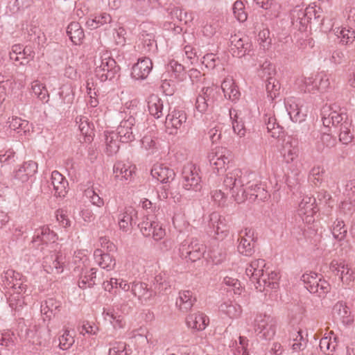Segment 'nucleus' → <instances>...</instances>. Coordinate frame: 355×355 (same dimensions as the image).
I'll list each match as a JSON object with an SVG mask.
<instances>
[{
  "mask_svg": "<svg viewBox=\"0 0 355 355\" xmlns=\"http://www.w3.org/2000/svg\"><path fill=\"white\" fill-rule=\"evenodd\" d=\"M244 177L239 168H235L228 172L224 178V186L229 191L232 197L237 203H241L248 200L250 202L256 200L263 201L268 198V192L261 184L246 183L243 188Z\"/></svg>",
  "mask_w": 355,
  "mask_h": 355,
  "instance_id": "f257e3e1",
  "label": "nucleus"
},
{
  "mask_svg": "<svg viewBox=\"0 0 355 355\" xmlns=\"http://www.w3.org/2000/svg\"><path fill=\"white\" fill-rule=\"evenodd\" d=\"M246 275L254 284L255 288L260 292L276 291L279 288L280 275L277 272L268 271V268H258Z\"/></svg>",
  "mask_w": 355,
  "mask_h": 355,
  "instance_id": "f03ea898",
  "label": "nucleus"
},
{
  "mask_svg": "<svg viewBox=\"0 0 355 355\" xmlns=\"http://www.w3.org/2000/svg\"><path fill=\"white\" fill-rule=\"evenodd\" d=\"M332 125L339 131V140L343 144H348L353 139L351 132L352 119L346 112L337 113L334 112L330 114Z\"/></svg>",
  "mask_w": 355,
  "mask_h": 355,
  "instance_id": "7ed1b4c3",
  "label": "nucleus"
},
{
  "mask_svg": "<svg viewBox=\"0 0 355 355\" xmlns=\"http://www.w3.org/2000/svg\"><path fill=\"white\" fill-rule=\"evenodd\" d=\"M277 321L270 315L259 314L254 320V330L257 335L262 339L270 340L276 333Z\"/></svg>",
  "mask_w": 355,
  "mask_h": 355,
  "instance_id": "20e7f679",
  "label": "nucleus"
},
{
  "mask_svg": "<svg viewBox=\"0 0 355 355\" xmlns=\"http://www.w3.org/2000/svg\"><path fill=\"white\" fill-rule=\"evenodd\" d=\"M101 63L96 68L95 72L101 81L112 80L119 76L120 67L116 61L106 52L101 57Z\"/></svg>",
  "mask_w": 355,
  "mask_h": 355,
  "instance_id": "39448f33",
  "label": "nucleus"
},
{
  "mask_svg": "<svg viewBox=\"0 0 355 355\" xmlns=\"http://www.w3.org/2000/svg\"><path fill=\"white\" fill-rule=\"evenodd\" d=\"M275 74V66L268 62H265L261 66L259 71V76L262 78H266V89L268 93V96L273 100L279 95V90L280 89V83L273 76Z\"/></svg>",
  "mask_w": 355,
  "mask_h": 355,
  "instance_id": "423d86ee",
  "label": "nucleus"
},
{
  "mask_svg": "<svg viewBox=\"0 0 355 355\" xmlns=\"http://www.w3.org/2000/svg\"><path fill=\"white\" fill-rule=\"evenodd\" d=\"M179 251L182 258L195 262L203 257L206 252V247L198 239H193L190 241L182 242Z\"/></svg>",
  "mask_w": 355,
  "mask_h": 355,
  "instance_id": "0eeeda50",
  "label": "nucleus"
},
{
  "mask_svg": "<svg viewBox=\"0 0 355 355\" xmlns=\"http://www.w3.org/2000/svg\"><path fill=\"white\" fill-rule=\"evenodd\" d=\"M155 219L154 215L146 216L137 226L144 236H152L155 241H159L164 236L165 230Z\"/></svg>",
  "mask_w": 355,
  "mask_h": 355,
  "instance_id": "6e6552de",
  "label": "nucleus"
},
{
  "mask_svg": "<svg viewBox=\"0 0 355 355\" xmlns=\"http://www.w3.org/2000/svg\"><path fill=\"white\" fill-rule=\"evenodd\" d=\"M182 187L188 191H200L202 189L201 177L198 168L192 164L185 165L182 169Z\"/></svg>",
  "mask_w": 355,
  "mask_h": 355,
  "instance_id": "1a4fd4ad",
  "label": "nucleus"
},
{
  "mask_svg": "<svg viewBox=\"0 0 355 355\" xmlns=\"http://www.w3.org/2000/svg\"><path fill=\"white\" fill-rule=\"evenodd\" d=\"M55 234L48 227L43 226L36 230L31 243L33 248L42 245L41 251H44L45 248H48V250L51 252L55 246Z\"/></svg>",
  "mask_w": 355,
  "mask_h": 355,
  "instance_id": "9d476101",
  "label": "nucleus"
},
{
  "mask_svg": "<svg viewBox=\"0 0 355 355\" xmlns=\"http://www.w3.org/2000/svg\"><path fill=\"white\" fill-rule=\"evenodd\" d=\"M2 281L6 288L10 291H21L26 293L28 286L25 284L26 279L21 273L13 270H8L2 275Z\"/></svg>",
  "mask_w": 355,
  "mask_h": 355,
  "instance_id": "9b49d317",
  "label": "nucleus"
},
{
  "mask_svg": "<svg viewBox=\"0 0 355 355\" xmlns=\"http://www.w3.org/2000/svg\"><path fill=\"white\" fill-rule=\"evenodd\" d=\"M230 43V51L234 57L242 58L252 49V44L248 37H240L234 35L231 36Z\"/></svg>",
  "mask_w": 355,
  "mask_h": 355,
  "instance_id": "f8f14e48",
  "label": "nucleus"
},
{
  "mask_svg": "<svg viewBox=\"0 0 355 355\" xmlns=\"http://www.w3.org/2000/svg\"><path fill=\"white\" fill-rule=\"evenodd\" d=\"M208 159L213 169L219 173L230 162V153L225 148L217 147L209 153Z\"/></svg>",
  "mask_w": 355,
  "mask_h": 355,
  "instance_id": "ddd939ff",
  "label": "nucleus"
},
{
  "mask_svg": "<svg viewBox=\"0 0 355 355\" xmlns=\"http://www.w3.org/2000/svg\"><path fill=\"white\" fill-rule=\"evenodd\" d=\"M209 225L214 230L217 239L223 240L229 233L227 220L218 212L210 214Z\"/></svg>",
  "mask_w": 355,
  "mask_h": 355,
  "instance_id": "4468645a",
  "label": "nucleus"
},
{
  "mask_svg": "<svg viewBox=\"0 0 355 355\" xmlns=\"http://www.w3.org/2000/svg\"><path fill=\"white\" fill-rule=\"evenodd\" d=\"M65 257L62 254L54 252L44 257L42 266L48 273L60 274L63 272Z\"/></svg>",
  "mask_w": 355,
  "mask_h": 355,
  "instance_id": "2eb2a0df",
  "label": "nucleus"
},
{
  "mask_svg": "<svg viewBox=\"0 0 355 355\" xmlns=\"http://www.w3.org/2000/svg\"><path fill=\"white\" fill-rule=\"evenodd\" d=\"M299 152V141L297 139L291 137L284 139L282 155L284 160L287 164L294 162L298 157Z\"/></svg>",
  "mask_w": 355,
  "mask_h": 355,
  "instance_id": "dca6fc26",
  "label": "nucleus"
},
{
  "mask_svg": "<svg viewBox=\"0 0 355 355\" xmlns=\"http://www.w3.org/2000/svg\"><path fill=\"white\" fill-rule=\"evenodd\" d=\"M139 41L142 44L143 51L146 53L154 51L157 49V42L155 40L154 28L148 25H141Z\"/></svg>",
  "mask_w": 355,
  "mask_h": 355,
  "instance_id": "f3484780",
  "label": "nucleus"
},
{
  "mask_svg": "<svg viewBox=\"0 0 355 355\" xmlns=\"http://www.w3.org/2000/svg\"><path fill=\"white\" fill-rule=\"evenodd\" d=\"M153 69V62L149 58H139L132 69L131 76L136 80L146 78Z\"/></svg>",
  "mask_w": 355,
  "mask_h": 355,
  "instance_id": "a211bd4d",
  "label": "nucleus"
},
{
  "mask_svg": "<svg viewBox=\"0 0 355 355\" xmlns=\"http://www.w3.org/2000/svg\"><path fill=\"white\" fill-rule=\"evenodd\" d=\"M150 173L153 178L166 184L173 180L175 176L173 169L164 164L159 163L153 165Z\"/></svg>",
  "mask_w": 355,
  "mask_h": 355,
  "instance_id": "6ab92c4d",
  "label": "nucleus"
},
{
  "mask_svg": "<svg viewBox=\"0 0 355 355\" xmlns=\"http://www.w3.org/2000/svg\"><path fill=\"white\" fill-rule=\"evenodd\" d=\"M187 119V114L184 111L177 110L175 109L171 110L169 109L165 120L166 127L167 128L171 127L178 130L186 123Z\"/></svg>",
  "mask_w": 355,
  "mask_h": 355,
  "instance_id": "aec40b11",
  "label": "nucleus"
},
{
  "mask_svg": "<svg viewBox=\"0 0 355 355\" xmlns=\"http://www.w3.org/2000/svg\"><path fill=\"white\" fill-rule=\"evenodd\" d=\"M96 263L107 271L112 270L116 266L114 257L108 252H104L101 249H96L94 252Z\"/></svg>",
  "mask_w": 355,
  "mask_h": 355,
  "instance_id": "412c9836",
  "label": "nucleus"
},
{
  "mask_svg": "<svg viewBox=\"0 0 355 355\" xmlns=\"http://www.w3.org/2000/svg\"><path fill=\"white\" fill-rule=\"evenodd\" d=\"M137 211L132 207H126L124 211L119 216V225L121 230L126 232L130 226L136 225Z\"/></svg>",
  "mask_w": 355,
  "mask_h": 355,
  "instance_id": "4be33fe9",
  "label": "nucleus"
},
{
  "mask_svg": "<svg viewBox=\"0 0 355 355\" xmlns=\"http://www.w3.org/2000/svg\"><path fill=\"white\" fill-rule=\"evenodd\" d=\"M51 184L53 186L55 196L64 197L68 191V182L66 178L58 171L51 173Z\"/></svg>",
  "mask_w": 355,
  "mask_h": 355,
  "instance_id": "5701e85b",
  "label": "nucleus"
},
{
  "mask_svg": "<svg viewBox=\"0 0 355 355\" xmlns=\"http://www.w3.org/2000/svg\"><path fill=\"white\" fill-rule=\"evenodd\" d=\"M37 164L34 161H28L23 163L22 165L15 171V178L21 182H26L30 177H32L37 171Z\"/></svg>",
  "mask_w": 355,
  "mask_h": 355,
  "instance_id": "b1692460",
  "label": "nucleus"
},
{
  "mask_svg": "<svg viewBox=\"0 0 355 355\" xmlns=\"http://www.w3.org/2000/svg\"><path fill=\"white\" fill-rule=\"evenodd\" d=\"M209 318L203 313L190 314L187 317V324L189 327L198 331L204 330L209 324Z\"/></svg>",
  "mask_w": 355,
  "mask_h": 355,
  "instance_id": "393cba45",
  "label": "nucleus"
},
{
  "mask_svg": "<svg viewBox=\"0 0 355 355\" xmlns=\"http://www.w3.org/2000/svg\"><path fill=\"white\" fill-rule=\"evenodd\" d=\"M196 301V298L191 291H183L179 293L175 304L181 311L187 313L191 310Z\"/></svg>",
  "mask_w": 355,
  "mask_h": 355,
  "instance_id": "a878e982",
  "label": "nucleus"
},
{
  "mask_svg": "<svg viewBox=\"0 0 355 355\" xmlns=\"http://www.w3.org/2000/svg\"><path fill=\"white\" fill-rule=\"evenodd\" d=\"M132 294L139 300H150L156 295V291L148 288V285L144 282H132L131 286Z\"/></svg>",
  "mask_w": 355,
  "mask_h": 355,
  "instance_id": "bb28decb",
  "label": "nucleus"
},
{
  "mask_svg": "<svg viewBox=\"0 0 355 355\" xmlns=\"http://www.w3.org/2000/svg\"><path fill=\"white\" fill-rule=\"evenodd\" d=\"M333 315L336 319L340 320L345 324L348 325L353 322L349 308L343 302H338L334 306Z\"/></svg>",
  "mask_w": 355,
  "mask_h": 355,
  "instance_id": "cd10ccee",
  "label": "nucleus"
},
{
  "mask_svg": "<svg viewBox=\"0 0 355 355\" xmlns=\"http://www.w3.org/2000/svg\"><path fill=\"white\" fill-rule=\"evenodd\" d=\"M263 121L266 125L268 132L273 138L279 139L282 137L283 127H282L277 122L274 115L271 114H266L263 117Z\"/></svg>",
  "mask_w": 355,
  "mask_h": 355,
  "instance_id": "c85d7f7f",
  "label": "nucleus"
},
{
  "mask_svg": "<svg viewBox=\"0 0 355 355\" xmlns=\"http://www.w3.org/2000/svg\"><path fill=\"white\" fill-rule=\"evenodd\" d=\"M229 112L232 119L234 132L240 137H244L246 129L245 128L243 118L241 116V112L234 109H230Z\"/></svg>",
  "mask_w": 355,
  "mask_h": 355,
  "instance_id": "c756f323",
  "label": "nucleus"
},
{
  "mask_svg": "<svg viewBox=\"0 0 355 355\" xmlns=\"http://www.w3.org/2000/svg\"><path fill=\"white\" fill-rule=\"evenodd\" d=\"M67 34L75 45H80L85 37L83 29L77 21H72L68 25Z\"/></svg>",
  "mask_w": 355,
  "mask_h": 355,
  "instance_id": "7c9ffc66",
  "label": "nucleus"
},
{
  "mask_svg": "<svg viewBox=\"0 0 355 355\" xmlns=\"http://www.w3.org/2000/svg\"><path fill=\"white\" fill-rule=\"evenodd\" d=\"M148 108L150 114L155 119H159L164 115V102L155 94H152L148 99Z\"/></svg>",
  "mask_w": 355,
  "mask_h": 355,
  "instance_id": "2f4dec72",
  "label": "nucleus"
},
{
  "mask_svg": "<svg viewBox=\"0 0 355 355\" xmlns=\"http://www.w3.org/2000/svg\"><path fill=\"white\" fill-rule=\"evenodd\" d=\"M10 295L8 298V302L10 307L15 312H19L25 304V297L23 292L21 291H8Z\"/></svg>",
  "mask_w": 355,
  "mask_h": 355,
  "instance_id": "473e14b6",
  "label": "nucleus"
},
{
  "mask_svg": "<svg viewBox=\"0 0 355 355\" xmlns=\"http://www.w3.org/2000/svg\"><path fill=\"white\" fill-rule=\"evenodd\" d=\"M113 172L115 179L128 180L131 178L133 169L131 168L130 166H126L122 162H117L114 165Z\"/></svg>",
  "mask_w": 355,
  "mask_h": 355,
  "instance_id": "72a5a7b5",
  "label": "nucleus"
},
{
  "mask_svg": "<svg viewBox=\"0 0 355 355\" xmlns=\"http://www.w3.org/2000/svg\"><path fill=\"white\" fill-rule=\"evenodd\" d=\"M290 340L293 341L291 344L292 349L295 352L303 351L307 345L308 340L302 335V331L299 329L290 334Z\"/></svg>",
  "mask_w": 355,
  "mask_h": 355,
  "instance_id": "f704fd0d",
  "label": "nucleus"
},
{
  "mask_svg": "<svg viewBox=\"0 0 355 355\" xmlns=\"http://www.w3.org/2000/svg\"><path fill=\"white\" fill-rule=\"evenodd\" d=\"M219 309L221 312L227 315L230 318L239 317L242 312L241 306L232 301L223 302L220 305Z\"/></svg>",
  "mask_w": 355,
  "mask_h": 355,
  "instance_id": "c9c22d12",
  "label": "nucleus"
},
{
  "mask_svg": "<svg viewBox=\"0 0 355 355\" xmlns=\"http://www.w3.org/2000/svg\"><path fill=\"white\" fill-rule=\"evenodd\" d=\"M322 275L311 272L309 273H304L301 280L304 282L306 288L311 293H315L318 288H315L318 282H320V279Z\"/></svg>",
  "mask_w": 355,
  "mask_h": 355,
  "instance_id": "e433bc0d",
  "label": "nucleus"
},
{
  "mask_svg": "<svg viewBox=\"0 0 355 355\" xmlns=\"http://www.w3.org/2000/svg\"><path fill=\"white\" fill-rule=\"evenodd\" d=\"M9 128L16 131L18 134H26L30 131V125L28 121L22 120L19 117H12L8 121Z\"/></svg>",
  "mask_w": 355,
  "mask_h": 355,
  "instance_id": "4c0bfd02",
  "label": "nucleus"
},
{
  "mask_svg": "<svg viewBox=\"0 0 355 355\" xmlns=\"http://www.w3.org/2000/svg\"><path fill=\"white\" fill-rule=\"evenodd\" d=\"M331 230L334 237L338 241H342L346 237L347 229L343 220L337 218L334 222Z\"/></svg>",
  "mask_w": 355,
  "mask_h": 355,
  "instance_id": "58836bf2",
  "label": "nucleus"
},
{
  "mask_svg": "<svg viewBox=\"0 0 355 355\" xmlns=\"http://www.w3.org/2000/svg\"><path fill=\"white\" fill-rule=\"evenodd\" d=\"M96 275V269L91 268L89 272H85L84 275H82L78 281V286L84 289L87 286L92 287L95 284V279Z\"/></svg>",
  "mask_w": 355,
  "mask_h": 355,
  "instance_id": "ea45409f",
  "label": "nucleus"
},
{
  "mask_svg": "<svg viewBox=\"0 0 355 355\" xmlns=\"http://www.w3.org/2000/svg\"><path fill=\"white\" fill-rule=\"evenodd\" d=\"M135 131L130 128H125L121 125H119L117 128L116 137L119 139V141L122 143H129L135 140Z\"/></svg>",
  "mask_w": 355,
  "mask_h": 355,
  "instance_id": "a19ab883",
  "label": "nucleus"
},
{
  "mask_svg": "<svg viewBox=\"0 0 355 355\" xmlns=\"http://www.w3.org/2000/svg\"><path fill=\"white\" fill-rule=\"evenodd\" d=\"M325 171L323 167L317 166L311 168L309 172V179L315 186H319L323 181V175Z\"/></svg>",
  "mask_w": 355,
  "mask_h": 355,
  "instance_id": "79ce46f5",
  "label": "nucleus"
},
{
  "mask_svg": "<svg viewBox=\"0 0 355 355\" xmlns=\"http://www.w3.org/2000/svg\"><path fill=\"white\" fill-rule=\"evenodd\" d=\"M116 136V135L113 132L106 135V153L108 155L116 154L119 149L118 141L114 139Z\"/></svg>",
  "mask_w": 355,
  "mask_h": 355,
  "instance_id": "37998d69",
  "label": "nucleus"
},
{
  "mask_svg": "<svg viewBox=\"0 0 355 355\" xmlns=\"http://www.w3.org/2000/svg\"><path fill=\"white\" fill-rule=\"evenodd\" d=\"M111 21V16L107 13L102 12L100 15H96L94 19L88 20L87 24L93 28H96L99 26L110 23Z\"/></svg>",
  "mask_w": 355,
  "mask_h": 355,
  "instance_id": "c03bdc74",
  "label": "nucleus"
},
{
  "mask_svg": "<svg viewBox=\"0 0 355 355\" xmlns=\"http://www.w3.org/2000/svg\"><path fill=\"white\" fill-rule=\"evenodd\" d=\"M254 243L255 241L241 238L238 251L245 256H251L254 252Z\"/></svg>",
  "mask_w": 355,
  "mask_h": 355,
  "instance_id": "a18cd8bd",
  "label": "nucleus"
},
{
  "mask_svg": "<svg viewBox=\"0 0 355 355\" xmlns=\"http://www.w3.org/2000/svg\"><path fill=\"white\" fill-rule=\"evenodd\" d=\"M209 257L214 264H220L225 261L226 258L225 250L219 247L214 248L210 251Z\"/></svg>",
  "mask_w": 355,
  "mask_h": 355,
  "instance_id": "49530a36",
  "label": "nucleus"
},
{
  "mask_svg": "<svg viewBox=\"0 0 355 355\" xmlns=\"http://www.w3.org/2000/svg\"><path fill=\"white\" fill-rule=\"evenodd\" d=\"M17 340L15 334L11 331H6L0 334V345L7 347H12Z\"/></svg>",
  "mask_w": 355,
  "mask_h": 355,
  "instance_id": "de8ad7c7",
  "label": "nucleus"
},
{
  "mask_svg": "<svg viewBox=\"0 0 355 355\" xmlns=\"http://www.w3.org/2000/svg\"><path fill=\"white\" fill-rule=\"evenodd\" d=\"M329 61L334 65L346 64L348 62V57L340 49L334 50L329 58Z\"/></svg>",
  "mask_w": 355,
  "mask_h": 355,
  "instance_id": "09e8293b",
  "label": "nucleus"
},
{
  "mask_svg": "<svg viewBox=\"0 0 355 355\" xmlns=\"http://www.w3.org/2000/svg\"><path fill=\"white\" fill-rule=\"evenodd\" d=\"M340 280L343 284L349 285L355 279L354 270L349 267L347 264L345 267H342Z\"/></svg>",
  "mask_w": 355,
  "mask_h": 355,
  "instance_id": "8fccbe9b",
  "label": "nucleus"
},
{
  "mask_svg": "<svg viewBox=\"0 0 355 355\" xmlns=\"http://www.w3.org/2000/svg\"><path fill=\"white\" fill-rule=\"evenodd\" d=\"M233 12L235 17L241 22L247 19V14L245 12V6L241 1H236L233 6Z\"/></svg>",
  "mask_w": 355,
  "mask_h": 355,
  "instance_id": "3c124183",
  "label": "nucleus"
},
{
  "mask_svg": "<svg viewBox=\"0 0 355 355\" xmlns=\"http://www.w3.org/2000/svg\"><path fill=\"white\" fill-rule=\"evenodd\" d=\"M339 34L340 42L345 45L352 43L355 39V31L352 28H343Z\"/></svg>",
  "mask_w": 355,
  "mask_h": 355,
  "instance_id": "603ef678",
  "label": "nucleus"
},
{
  "mask_svg": "<svg viewBox=\"0 0 355 355\" xmlns=\"http://www.w3.org/2000/svg\"><path fill=\"white\" fill-rule=\"evenodd\" d=\"M314 12V9L312 7L306 8L305 10H297V20L300 24L305 26L306 24L311 21L312 19V13Z\"/></svg>",
  "mask_w": 355,
  "mask_h": 355,
  "instance_id": "864d4df0",
  "label": "nucleus"
},
{
  "mask_svg": "<svg viewBox=\"0 0 355 355\" xmlns=\"http://www.w3.org/2000/svg\"><path fill=\"white\" fill-rule=\"evenodd\" d=\"M76 123L78 124V128L83 135L87 137L89 135V132L92 130V128L90 126V123L88 122V119L86 116H77L76 118Z\"/></svg>",
  "mask_w": 355,
  "mask_h": 355,
  "instance_id": "5fc2aeb1",
  "label": "nucleus"
},
{
  "mask_svg": "<svg viewBox=\"0 0 355 355\" xmlns=\"http://www.w3.org/2000/svg\"><path fill=\"white\" fill-rule=\"evenodd\" d=\"M291 120L294 122H301L304 120L305 115L301 114L300 108L297 104H291L287 109Z\"/></svg>",
  "mask_w": 355,
  "mask_h": 355,
  "instance_id": "6e6d98bb",
  "label": "nucleus"
},
{
  "mask_svg": "<svg viewBox=\"0 0 355 355\" xmlns=\"http://www.w3.org/2000/svg\"><path fill=\"white\" fill-rule=\"evenodd\" d=\"M316 203V198H312V197H305L302 199V200L299 204V207L301 211L303 209L304 211H303V214H308L309 211H314V209L316 207V206H314V204Z\"/></svg>",
  "mask_w": 355,
  "mask_h": 355,
  "instance_id": "4d7b16f0",
  "label": "nucleus"
},
{
  "mask_svg": "<svg viewBox=\"0 0 355 355\" xmlns=\"http://www.w3.org/2000/svg\"><path fill=\"white\" fill-rule=\"evenodd\" d=\"M315 288H318V291L315 293H317L320 297H324L325 295L330 292L331 285L327 281L323 279L322 275L320 282L317 283L315 289Z\"/></svg>",
  "mask_w": 355,
  "mask_h": 355,
  "instance_id": "13d9d810",
  "label": "nucleus"
},
{
  "mask_svg": "<svg viewBox=\"0 0 355 355\" xmlns=\"http://www.w3.org/2000/svg\"><path fill=\"white\" fill-rule=\"evenodd\" d=\"M336 338H334V341L332 342L331 338L324 337L320 341V348L323 352H333L335 351L337 344L336 343Z\"/></svg>",
  "mask_w": 355,
  "mask_h": 355,
  "instance_id": "bf43d9fd",
  "label": "nucleus"
},
{
  "mask_svg": "<svg viewBox=\"0 0 355 355\" xmlns=\"http://www.w3.org/2000/svg\"><path fill=\"white\" fill-rule=\"evenodd\" d=\"M59 342L60 349L64 350L69 349L73 344L74 338L70 335L69 331L66 330L64 333L60 336Z\"/></svg>",
  "mask_w": 355,
  "mask_h": 355,
  "instance_id": "052dcab7",
  "label": "nucleus"
},
{
  "mask_svg": "<svg viewBox=\"0 0 355 355\" xmlns=\"http://www.w3.org/2000/svg\"><path fill=\"white\" fill-rule=\"evenodd\" d=\"M202 63L207 69H214L220 63V60L214 53H207L202 58Z\"/></svg>",
  "mask_w": 355,
  "mask_h": 355,
  "instance_id": "680f3d73",
  "label": "nucleus"
},
{
  "mask_svg": "<svg viewBox=\"0 0 355 355\" xmlns=\"http://www.w3.org/2000/svg\"><path fill=\"white\" fill-rule=\"evenodd\" d=\"M318 87L317 89L324 91L330 86L329 76L324 72L319 73L316 76Z\"/></svg>",
  "mask_w": 355,
  "mask_h": 355,
  "instance_id": "e2e57ef3",
  "label": "nucleus"
},
{
  "mask_svg": "<svg viewBox=\"0 0 355 355\" xmlns=\"http://www.w3.org/2000/svg\"><path fill=\"white\" fill-rule=\"evenodd\" d=\"M130 349L126 348L124 343H118L109 350V355H129Z\"/></svg>",
  "mask_w": 355,
  "mask_h": 355,
  "instance_id": "0e129e2a",
  "label": "nucleus"
},
{
  "mask_svg": "<svg viewBox=\"0 0 355 355\" xmlns=\"http://www.w3.org/2000/svg\"><path fill=\"white\" fill-rule=\"evenodd\" d=\"M85 195L90 199V202L98 207H101L104 205L103 199L101 198L93 189L85 190Z\"/></svg>",
  "mask_w": 355,
  "mask_h": 355,
  "instance_id": "69168bd1",
  "label": "nucleus"
},
{
  "mask_svg": "<svg viewBox=\"0 0 355 355\" xmlns=\"http://www.w3.org/2000/svg\"><path fill=\"white\" fill-rule=\"evenodd\" d=\"M119 125L125 127V128H130L134 130L137 129L136 119L133 114L131 113V111H130L128 114L125 113V116L121 121Z\"/></svg>",
  "mask_w": 355,
  "mask_h": 355,
  "instance_id": "338daca9",
  "label": "nucleus"
},
{
  "mask_svg": "<svg viewBox=\"0 0 355 355\" xmlns=\"http://www.w3.org/2000/svg\"><path fill=\"white\" fill-rule=\"evenodd\" d=\"M346 194L351 203L355 205V179L349 180L346 184Z\"/></svg>",
  "mask_w": 355,
  "mask_h": 355,
  "instance_id": "774afa93",
  "label": "nucleus"
}]
</instances>
